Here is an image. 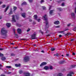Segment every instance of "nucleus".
Wrapping results in <instances>:
<instances>
[{
    "label": "nucleus",
    "instance_id": "obj_58",
    "mask_svg": "<svg viewBox=\"0 0 76 76\" xmlns=\"http://www.w3.org/2000/svg\"><path fill=\"white\" fill-rule=\"evenodd\" d=\"M2 17L1 16H0V20L1 19H2Z\"/></svg>",
    "mask_w": 76,
    "mask_h": 76
},
{
    "label": "nucleus",
    "instance_id": "obj_36",
    "mask_svg": "<svg viewBox=\"0 0 76 76\" xmlns=\"http://www.w3.org/2000/svg\"><path fill=\"white\" fill-rule=\"evenodd\" d=\"M15 35L16 37V38H19V37H18V34H15Z\"/></svg>",
    "mask_w": 76,
    "mask_h": 76
},
{
    "label": "nucleus",
    "instance_id": "obj_42",
    "mask_svg": "<svg viewBox=\"0 0 76 76\" xmlns=\"http://www.w3.org/2000/svg\"><path fill=\"white\" fill-rule=\"evenodd\" d=\"M30 30H31V29H30V28H28V29L27 30V32H29V31H30Z\"/></svg>",
    "mask_w": 76,
    "mask_h": 76
},
{
    "label": "nucleus",
    "instance_id": "obj_64",
    "mask_svg": "<svg viewBox=\"0 0 76 76\" xmlns=\"http://www.w3.org/2000/svg\"><path fill=\"white\" fill-rule=\"evenodd\" d=\"M48 36H50V35L48 34V35H46V37H48Z\"/></svg>",
    "mask_w": 76,
    "mask_h": 76
},
{
    "label": "nucleus",
    "instance_id": "obj_59",
    "mask_svg": "<svg viewBox=\"0 0 76 76\" xmlns=\"http://www.w3.org/2000/svg\"><path fill=\"white\" fill-rule=\"evenodd\" d=\"M33 25H35V24H36V23L35 22H33Z\"/></svg>",
    "mask_w": 76,
    "mask_h": 76
},
{
    "label": "nucleus",
    "instance_id": "obj_60",
    "mask_svg": "<svg viewBox=\"0 0 76 76\" xmlns=\"http://www.w3.org/2000/svg\"><path fill=\"white\" fill-rule=\"evenodd\" d=\"M32 20L31 19H30L29 22H32Z\"/></svg>",
    "mask_w": 76,
    "mask_h": 76
},
{
    "label": "nucleus",
    "instance_id": "obj_34",
    "mask_svg": "<svg viewBox=\"0 0 76 76\" xmlns=\"http://www.w3.org/2000/svg\"><path fill=\"white\" fill-rule=\"evenodd\" d=\"M11 56H15V54L14 53H12L11 54Z\"/></svg>",
    "mask_w": 76,
    "mask_h": 76
},
{
    "label": "nucleus",
    "instance_id": "obj_27",
    "mask_svg": "<svg viewBox=\"0 0 76 76\" xmlns=\"http://www.w3.org/2000/svg\"><path fill=\"white\" fill-rule=\"evenodd\" d=\"M11 11L9 13V15H11V14H13V13L12 12V9L11 8Z\"/></svg>",
    "mask_w": 76,
    "mask_h": 76
},
{
    "label": "nucleus",
    "instance_id": "obj_40",
    "mask_svg": "<svg viewBox=\"0 0 76 76\" xmlns=\"http://www.w3.org/2000/svg\"><path fill=\"white\" fill-rule=\"evenodd\" d=\"M44 1V0H42L40 1V3L41 4H42V3H43Z\"/></svg>",
    "mask_w": 76,
    "mask_h": 76
},
{
    "label": "nucleus",
    "instance_id": "obj_6",
    "mask_svg": "<svg viewBox=\"0 0 76 76\" xmlns=\"http://www.w3.org/2000/svg\"><path fill=\"white\" fill-rule=\"evenodd\" d=\"M74 73L73 72H70L67 75V76H72V75H73Z\"/></svg>",
    "mask_w": 76,
    "mask_h": 76
},
{
    "label": "nucleus",
    "instance_id": "obj_16",
    "mask_svg": "<svg viewBox=\"0 0 76 76\" xmlns=\"http://www.w3.org/2000/svg\"><path fill=\"white\" fill-rule=\"evenodd\" d=\"M57 76H63V75L61 73H59L58 74Z\"/></svg>",
    "mask_w": 76,
    "mask_h": 76
},
{
    "label": "nucleus",
    "instance_id": "obj_8",
    "mask_svg": "<svg viewBox=\"0 0 76 76\" xmlns=\"http://www.w3.org/2000/svg\"><path fill=\"white\" fill-rule=\"evenodd\" d=\"M47 64V62H43L40 65V66H44V65H46Z\"/></svg>",
    "mask_w": 76,
    "mask_h": 76
},
{
    "label": "nucleus",
    "instance_id": "obj_18",
    "mask_svg": "<svg viewBox=\"0 0 76 76\" xmlns=\"http://www.w3.org/2000/svg\"><path fill=\"white\" fill-rule=\"evenodd\" d=\"M20 66H21V65H20V64H15V66H16V67H20Z\"/></svg>",
    "mask_w": 76,
    "mask_h": 76
},
{
    "label": "nucleus",
    "instance_id": "obj_63",
    "mask_svg": "<svg viewBox=\"0 0 76 76\" xmlns=\"http://www.w3.org/2000/svg\"><path fill=\"white\" fill-rule=\"evenodd\" d=\"M33 45H34V46H36V45H37V44H33Z\"/></svg>",
    "mask_w": 76,
    "mask_h": 76
},
{
    "label": "nucleus",
    "instance_id": "obj_21",
    "mask_svg": "<svg viewBox=\"0 0 76 76\" xmlns=\"http://www.w3.org/2000/svg\"><path fill=\"white\" fill-rule=\"evenodd\" d=\"M9 6H7L6 8V9L4 11L5 12H6L7 11V10L9 9Z\"/></svg>",
    "mask_w": 76,
    "mask_h": 76
},
{
    "label": "nucleus",
    "instance_id": "obj_28",
    "mask_svg": "<svg viewBox=\"0 0 76 76\" xmlns=\"http://www.w3.org/2000/svg\"><path fill=\"white\" fill-rule=\"evenodd\" d=\"M49 69L50 70H53V66H50Z\"/></svg>",
    "mask_w": 76,
    "mask_h": 76
},
{
    "label": "nucleus",
    "instance_id": "obj_4",
    "mask_svg": "<svg viewBox=\"0 0 76 76\" xmlns=\"http://www.w3.org/2000/svg\"><path fill=\"white\" fill-rule=\"evenodd\" d=\"M71 18H72L73 19H76V16H75V13H72L71 14Z\"/></svg>",
    "mask_w": 76,
    "mask_h": 76
},
{
    "label": "nucleus",
    "instance_id": "obj_51",
    "mask_svg": "<svg viewBox=\"0 0 76 76\" xmlns=\"http://www.w3.org/2000/svg\"><path fill=\"white\" fill-rule=\"evenodd\" d=\"M70 25H71V24H70V23H69V24H68V25H67V26L69 27V26H70Z\"/></svg>",
    "mask_w": 76,
    "mask_h": 76
},
{
    "label": "nucleus",
    "instance_id": "obj_61",
    "mask_svg": "<svg viewBox=\"0 0 76 76\" xmlns=\"http://www.w3.org/2000/svg\"><path fill=\"white\" fill-rule=\"evenodd\" d=\"M57 2L58 3H61V1H58Z\"/></svg>",
    "mask_w": 76,
    "mask_h": 76
},
{
    "label": "nucleus",
    "instance_id": "obj_43",
    "mask_svg": "<svg viewBox=\"0 0 76 76\" xmlns=\"http://www.w3.org/2000/svg\"><path fill=\"white\" fill-rule=\"evenodd\" d=\"M48 32H49V31L47 30L45 32V34H48Z\"/></svg>",
    "mask_w": 76,
    "mask_h": 76
},
{
    "label": "nucleus",
    "instance_id": "obj_29",
    "mask_svg": "<svg viewBox=\"0 0 76 76\" xmlns=\"http://www.w3.org/2000/svg\"><path fill=\"white\" fill-rule=\"evenodd\" d=\"M58 9L59 11H61L62 10V9L61 8H58Z\"/></svg>",
    "mask_w": 76,
    "mask_h": 76
},
{
    "label": "nucleus",
    "instance_id": "obj_31",
    "mask_svg": "<svg viewBox=\"0 0 76 76\" xmlns=\"http://www.w3.org/2000/svg\"><path fill=\"white\" fill-rule=\"evenodd\" d=\"M42 8L44 10H45V9L46 8V7H45L42 6Z\"/></svg>",
    "mask_w": 76,
    "mask_h": 76
},
{
    "label": "nucleus",
    "instance_id": "obj_53",
    "mask_svg": "<svg viewBox=\"0 0 76 76\" xmlns=\"http://www.w3.org/2000/svg\"><path fill=\"white\" fill-rule=\"evenodd\" d=\"M11 73H12V72H9L7 73V74H11Z\"/></svg>",
    "mask_w": 76,
    "mask_h": 76
},
{
    "label": "nucleus",
    "instance_id": "obj_17",
    "mask_svg": "<svg viewBox=\"0 0 76 76\" xmlns=\"http://www.w3.org/2000/svg\"><path fill=\"white\" fill-rule=\"evenodd\" d=\"M34 19H35L36 20H37V18H38V17L37 16V15H34Z\"/></svg>",
    "mask_w": 76,
    "mask_h": 76
},
{
    "label": "nucleus",
    "instance_id": "obj_25",
    "mask_svg": "<svg viewBox=\"0 0 76 76\" xmlns=\"http://www.w3.org/2000/svg\"><path fill=\"white\" fill-rule=\"evenodd\" d=\"M19 73L20 74H22L23 73V71H22V70L20 69L19 71Z\"/></svg>",
    "mask_w": 76,
    "mask_h": 76
},
{
    "label": "nucleus",
    "instance_id": "obj_33",
    "mask_svg": "<svg viewBox=\"0 0 76 76\" xmlns=\"http://www.w3.org/2000/svg\"><path fill=\"white\" fill-rule=\"evenodd\" d=\"M6 7V5H5V4L3 5L2 6V8H4V7Z\"/></svg>",
    "mask_w": 76,
    "mask_h": 76
},
{
    "label": "nucleus",
    "instance_id": "obj_5",
    "mask_svg": "<svg viewBox=\"0 0 76 76\" xmlns=\"http://www.w3.org/2000/svg\"><path fill=\"white\" fill-rule=\"evenodd\" d=\"M24 60L26 62H27V61H29V57L27 56H26L24 58Z\"/></svg>",
    "mask_w": 76,
    "mask_h": 76
},
{
    "label": "nucleus",
    "instance_id": "obj_50",
    "mask_svg": "<svg viewBox=\"0 0 76 76\" xmlns=\"http://www.w3.org/2000/svg\"><path fill=\"white\" fill-rule=\"evenodd\" d=\"M66 57H69V54H66Z\"/></svg>",
    "mask_w": 76,
    "mask_h": 76
},
{
    "label": "nucleus",
    "instance_id": "obj_22",
    "mask_svg": "<svg viewBox=\"0 0 76 76\" xmlns=\"http://www.w3.org/2000/svg\"><path fill=\"white\" fill-rule=\"evenodd\" d=\"M55 49L54 48H51L50 50L51 51H55Z\"/></svg>",
    "mask_w": 76,
    "mask_h": 76
},
{
    "label": "nucleus",
    "instance_id": "obj_7",
    "mask_svg": "<svg viewBox=\"0 0 76 76\" xmlns=\"http://www.w3.org/2000/svg\"><path fill=\"white\" fill-rule=\"evenodd\" d=\"M16 19L15 18V15L12 16V22H16Z\"/></svg>",
    "mask_w": 76,
    "mask_h": 76
},
{
    "label": "nucleus",
    "instance_id": "obj_9",
    "mask_svg": "<svg viewBox=\"0 0 76 76\" xmlns=\"http://www.w3.org/2000/svg\"><path fill=\"white\" fill-rule=\"evenodd\" d=\"M11 24L10 23H7L6 24V25L7 26L8 28H9L10 27Z\"/></svg>",
    "mask_w": 76,
    "mask_h": 76
},
{
    "label": "nucleus",
    "instance_id": "obj_3",
    "mask_svg": "<svg viewBox=\"0 0 76 76\" xmlns=\"http://www.w3.org/2000/svg\"><path fill=\"white\" fill-rule=\"evenodd\" d=\"M36 35H37V33L36 32H34V34L31 35V38L32 39H37V38H36Z\"/></svg>",
    "mask_w": 76,
    "mask_h": 76
},
{
    "label": "nucleus",
    "instance_id": "obj_14",
    "mask_svg": "<svg viewBox=\"0 0 76 76\" xmlns=\"http://www.w3.org/2000/svg\"><path fill=\"white\" fill-rule=\"evenodd\" d=\"M76 67V65H71L70 67V69H72V68H74V67Z\"/></svg>",
    "mask_w": 76,
    "mask_h": 76
},
{
    "label": "nucleus",
    "instance_id": "obj_62",
    "mask_svg": "<svg viewBox=\"0 0 76 76\" xmlns=\"http://www.w3.org/2000/svg\"><path fill=\"white\" fill-rule=\"evenodd\" d=\"M75 13H76V7L75 8Z\"/></svg>",
    "mask_w": 76,
    "mask_h": 76
},
{
    "label": "nucleus",
    "instance_id": "obj_37",
    "mask_svg": "<svg viewBox=\"0 0 76 76\" xmlns=\"http://www.w3.org/2000/svg\"><path fill=\"white\" fill-rule=\"evenodd\" d=\"M30 3H32L33 1V0H28Z\"/></svg>",
    "mask_w": 76,
    "mask_h": 76
},
{
    "label": "nucleus",
    "instance_id": "obj_44",
    "mask_svg": "<svg viewBox=\"0 0 76 76\" xmlns=\"http://www.w3.org/2000/svg\"><path fill=\"white\" fill-rule=\"evenodd\" d=\"M39 32L40 33H41V34H42V35L44 34V32H42L40 30L39 31Z\"/></svg>",
    "mask_w": 76,
    "mask_h": 76
},
{
    "label": "nucleus",
    "instance_id": "obj_55",
    "mask_svg": "<svg viewBox=\"0 0 76 76\" xmlns=\"http://www.w3.org/2000/svg\"><path fill=\"white\" fill-rule=\"evenodd\" d=\"M13 30L14 32H15V31H16V30H15V28H13Z\"/></svg>",
    "mask_w": 76,
    "mask_h": 76
},
{
    "label": "nucleus",
    "instance_id": "obj_12",
    "mask_svg": "<svg viewBox=\"0 0 76 76\" xmlns=\"http://www.w3.org/2000/svg\"><path fill=\"white\" fill-rule=\"evenodd\" d=\"M17 31L19 34H21V29L18 28L17 29Z\"/></svg>",
    "mask_w": 76,
    "mask_h": 76
},
{
    "label": "nucleus",
    "instance_id": "obj_23",
    "mask_svg": "<svg viewBox=\"0 0 76 76\" xmlns=\"http://www.w3.org/2000/svg\"><path fill=\"white\" fill-rule=\"evenodd\" d=\"M17 9H18V8L17 7H14V6L13 7V9L14 11H16Z\"/></svg>",
    "mask_w": 76,
    "mask_h": 76
},
{
    "label": "nucleus",
    "instance_id": "obj_52",
    "mask_svg": "<svg viewBox=\"0 0 76 76\" xmlns=\"http://www.w3.org/2000/svg\"><path fill=\"white\" fill-rule=\"evenodd\" d=\"M64 3H63L62 4L61 6H64Z\"/></svg>",
    "mask_w": 76,
    "mask_h": 76
},
{
    "label": "nucleus",
    "instance_id": "obj_49",
    "mask_svg": "<svg viewBox=\"0 0 76 76\" xmlns=\"http://www.w3.org/2000/svg\"><path fill=\"white\" fill-rule=\"evenodd\" d=\"M58 37H59V38H61V37H62V35L61 34H60L58 35Z\"/></svg>",
    "mask_w": 76,
    "mask_h": 76
},
{
    "label": "nucleus",
    "instance_id": "obj_30",
    "mask_svg": "<svg viewBox=\"0 0 76 76\" xmlns=\"http://www.w3.org/2000/svg\"><path fill=\"white\" fill-rule=\"evenodd\" d=\"M11 67L10 66H6V68H8V69H10V68H11Z\"/></svg>",
    "mask_w": 76,
    "mask_h": 76
},
{
    "label": "nucleus",
    "instance_id": "obj_24",
    "mask_svg": "<svg viewBox=\"0 0 76 76\" xmlns=\"http://www.w3.org/2000/svg\"><path fill=\"white\" fill-rule=\"evenodd\" d=\"M53 11H54V10H50V15H52V14H53Z\"/></svg>",
    "mask_w": 76,
    "mask_h": 76
},
{
    "label": "nucleus",
    "instance_id": "obj_38",
    "mask_svg": "<svg viewBox=\"0 0 76 76\" xmlns=\"http://www.w3.org/2000/svg\"><path fill=\"white\" fill-rule=\"evenodd\" d=\"M68 30H69V29H68V28H65L64 29V32L65 31H68Z\"/></svg>",
    "mask_w": 76,
    "mask_h": 76
},
{
    "label": "nucleus",
    "instance_id": "obj_26",
    "mask_svg": "<svg viewBox=\"0 0 76 76\" xmlns=\"http://www.w3.org/2000/svg\"><path fill=\"white\" fill-rule=\"evenodd\" d=\"M26 2H24L21 5H26Z\"/></svg>",
    "mask_w": 76,
    "mask_h": 76
},
{
    "label": "nucleus",
    "instance_id": "obj_10",
    "mask_svg": "<svg viewBox=\"0 0 76 76\" xmlns=\"http://www.w3.org/2000/svg\"><path fill=\"white\" fill-rule=\"evenodd\" d=\"M64 61L63 60L62 61H60L59 62V64H64Z\"/></svg>",
    "mask_w": 76,
    "mask_h": 76
},
{
    "label": "nucleus",
    "instance_id": "obj_13",
    "mask_svg": "<svg viewBox=\"0 0 76 76\" xmlns=\"http://www.w3.org/2000/svg\"><path fill=\"white\" fill-rule=\"evenodd\" d=\"M59 21H56L54 22V24L55 25H58V24H59Z\"/></svg>",
    "mask_w": 76,
    "mask_h": 76
},
{
    "label": "nucleus",
    "instance_id": "obj_46",
    "mask_svg": "<svg viewBox=\"0 0 76 76\" xmlns=\"http://www.w3.org/2000/svg\"><path fill=\"white\" fill-rule=\"evenodd\" d=\"M41 20V19H39L37 20V21L38 22H39V21Z\"/></svg>",
    "mask_w": 76,
    "mask_h": 76
},
{
    "label": "nucleus",
    "instance_id": "obj_39",
    "mask_svg": "<svg viewBox=\"0 0 76 76\" xmlns=\"http://www.w3.org/2000/svg\"><path fill=\"white\" fill-rule=\"evenodd\" d=\"M54 56H57V57H58V53H56V54H55L54 55Z\"/></svg>",
    "mask_w": 76,
    "mask_h": 76
},
{
    "label": "nucleus",
    "instance_id": "obj_35",
    "mask_svg": "<svg viewBox=\"0 0 76 76\" xmlns=\"http://www.w3.org/2000/svg\"><path fill=\"white\" fill-rule=\"evenodd\" d=\"M70 35V34L67 33L64 35V36H67V35Z\"/></svg>",
    "mask_w": 76,
    "mask_h": 76
},
{
    "label": "nucleus",
    "instance_id": "obj_56",
    "mask_svg": "<svg viewBox=\"0 0 76 76\" xmlns=\"http://www.w3.org/2000/svg\"><path fill=\"white\" fill-rule=\"evenodd\" d=\"M10 44H11V45H15V43H11Z\"/></svg>",
    "mask_w": 76,
    "mask_h": 76
},
{
    "label": "nucleus",
    "instance_id": "obj_2",
    "mask_svg": "<svg viewBox=\"0 0 76 76\" xmlns=\"http://www.w3.org/2000/svg\"><path fill=\"white\" fill-rule=\"evenodd\" d=\"M7 33V31L5 29V28H1V35H5V37H6L7 36L6 34Z\"/></svg>",
    "mask_w": 76,
    "mask_h": 76
},
{
    "label": "nucleus",
    "instance_id": "obj_1",
    "mask_svg": "<svg viewBox=\"0 0 76 76\" xmlns=\"http://www.w3.org/2000/svg\"><path fill=\"white\" fill-rule=\"evenodd\" d=\"M47 15H45L44 16L42 17V18H44V20H45V25L46 28H49V22L48 21V19H47Z\"/></svg>",
    "mask_w": 76,
    "mask_h": 76
},
{
    "label": "nucleus",
    "instance_id": "obj_41",
    "mask_svg": "<svg viewBox=\"0 0 76 76\" xmlns=\"http://www.w3.org/2000/svg\"><path fill=\"white\" fill-rule=\"evenodd\" d=\"M56 28H60V26H56Z\"/></svg>",
    "mask_w": 76,
    "mask_h": 76
},
{
    "label": "nucleus",
    "instance_id": "obj_54",
    "mask_svg": "<svg viewBox=\"0 0 76 76\" xmlns=\"http://www.w3.org/2000/svg\"><path fill=\"white\" fill-rule=\"evenodd\" d=\"M72 55H73V56H75V53H73Z\"/></svg>",
    "mask_w": 76,
    "mask_h": 76
},
{
    "label": "nucleus",
    "instance_id": "obj_48",
    "mask_svg": "<svg viewBox=\"0 0 76 76\" xmlns=\"http://www.w3.org/2000/svg\"><path fill=\"white\" fill-rule=\"evenodd\" d=\"M64 32V31H60L59 32V33H62V32Z\"/></svg>",
    "mask_w": 76,
    "mask_h": 76
},
{
    "label": "nucleus",
    "instance_id": "obj_11",
    "mask_svg": "<svg viewBox=\"0 0 76 76\" xmlns=\"http://www.w3.org/2000/svg\"><path fill=\"white\" fill-rule=\"evenodd\" d=\"M44 69H45V70H48L49 69V67L47 66H45L44 68Z\"/></svg>",
    "mask_w": 76,
    "mask_h": 76
},
{
    "label": "nucleus",
    "instance_id": "obj_15",
    "mask_svg": "<svg viewBox=\"0 0 76 76\" xmlns=\"http://www.w3.org/2000/svg\"><path fill=\"white\" fill-rule=\"evenodd\" d=\"M1 59L2 60V61H4V60H6V57L3 56L1 58Z\"/></svg>",
    "mask_w": 76,
    "mask_h": 76
},
{
    "label": "nucleus",
    "instance_id": "obj_47",
    "mask_svg": "<svg viewBox=\"0 0 76 76\" xmlns=\"http://www.w3.org/2000/svg\"><path fill=\"white\" fill-rule=\"evenodd\" d=\"M76 27H75V28H74L73 29V31H76Z\"/></svg>",
    "mask_w": 76,
    "mask_h": 76
},
{
    "label": "nucleus",
    "instance_id": "obj_57",
    "mask_svg": "<svg viewBox=\"0 0 76 76\" xmlns=\"http://www.w3.org/2000/svg\"><path fill=\"white\" fill-rule=\"evenodd\" d=\"M4 50V49L0 48V50Z\"/></svg>",
    "mask_w": 76,
    "mask_h": 76
},
{
    "label": "nucleus",
    "instance_id": "obj_32",
    "mask_svg": "<svg viewBox=\"0 0 76 76\" xmlns=\"http://www.w3.org/2000/svg\"><path fill=\"white\" fill-rule=\"evenodd\" d=\"M4 56V55H3L2 53H0V57H3Z\"/></svg>",
    "mask_w": 76,
    "mask_h": 76
},
{
    "label": "nucleus",
    "instance_id": "obj_19",
    "mask_svg": "<svg viewBox=\"0 0 76 76\" xmlns=\"http://www.w3.org/2000/svg\"><path fill=\"white\" fill-rule=\"evenodd\" d=\"M21 15L23 18H25V13H22L21 14Z\"/></svg>",
    "mask_w": 76,
    "mask_h": 76
},
{
    "label": "nucleus",
    "instance_id": "obj_20",
    "mask_svg": "<svg viewBox=\"0 0 76 76\" xmlns=\"http://www.w3.org/2000/svg\"><path fill=\"white\" fill-rule=\"evenodd\" d=\"M25 76H30V73L28 72L26 73V75Z\"/></svg>",
    "mask_w": 76,
    "mask_h": 76
},
{
    "label": "nucleus",
    "instance_id": "obj_45",
    "mask_svg": "<svg viewBox=\"0 0 76 76\" xmlns=\"http://www.w3.org/2000/svg\"><path fill=\"white\" fill-rule=\"evenodd\" d=\"M27 39H20V40H27Z\"/></svg>",
    "mask_w": 76,
    "mask_h": 76
}]
</instances>
